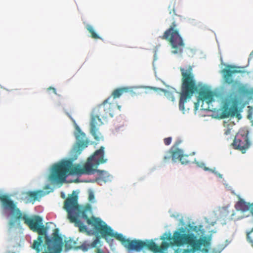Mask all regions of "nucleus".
Wrapping results in <instances>:
<instances>
[{"label":"nucleus","instance_id":"obj_5","mask_svg":"<svg viewBox=\"0 0 253 253\" xmlns=\"http://www.w3.org/2000/svg\"><path fill=\"white\" fill-rule=\"evenodd\" d=\"M111 99V97H109L99 105L94 110L95 114L91 117L90 132L96 141L103 139V135L99 131V127L103 124L101 118L105 119L108 117H113L115 105L110 102Z\"/></svg>","mask_w":253,"mask_h":253},{"label":"nucleus","instance_id":"obj_17","mask_svg":"<svg viewBox=\"0 0 253 253\" xmlns=\"http://www.w3.org/2000/svg\"><path fill=\"white\" fill-rule=\"evenodd\" d=\"M42 193V191H28L26 193V194L32 200L36 201L38 200L39 198L41 197V194Z\"/></svg>","mask_w":253,"mask_h":253},{"label":"nucleus","instance_id":"obj_25","mask_svg":"<svg viewBox=\"0 0 253 253\" xmlns=\"http://www.w3.org/2000/svg\"><path fill=\"white\" fill-rule=\"evenodd\" d=\"M48 90H52V91H53V92H54V93H55V94H57L56 93V89L54 87H49L47 89Z\"/></svg>","mask_w":253,"mask_h":253},{"label":"nucleus","instance_id":"obj_11","mask_svg":"<svg viewBox=\"0 0 253 253\" xmlns=\"http://www.w3.org/2000/svg\"><path fill=\"white\" fill-rule=\"evenodd\" d=\"M235 67L231 65H227L226 68L221 71L223 78L225 83L228 84H232L233 88H236L239 85L237 81H234L233 75L234 74L240 72L239 71L234 69Z\"/></svg>","mask_w":253,"mask_h":253},{"label":"nucleus","instance_id":"obj_24","mask_svg":"<svg viewBox=\"0 0 253 253\" xmlns=\"http://www.w3.org/2000/svg\"><path fill=\"white\" fill-rule=\"evenodd\" d=\"M94 199V194L90 192L89 194L88 200L89 201H92Z\"/></svg>","mask_w":253,"mask_h":253},{"label":"nucleus","instance_id":"obj_9","mask_svg":"<svg viewBox=\"0 0 253 253\" xmlns=\"http://www.w3.org/2000/svg\"><path fill=\"white\" fill-rule=\"evenodd\" d=\"M249 131L247 130H242L236 135L232 146L235 149L241 151L245 153L251 145L249 138Z\"/></svg>","mask_w":253,"mask_h":253},{"label":"nucleus","instance_id":"obj_6","mask_svg":"<svg viewBox=\"0 0 253 253\" xmlns=\"http://www.w3.org/2000/svg\"><path fill=\"white\" fill-rule=\"evenodd\" d=\"M180 71L181 74V85L179 107L180 110L184 111V104L198 91V86L195 79L193 66L189 65L186 68L180 67Z\"/></svg>","mask_w":253,"mask_h":253},{"label":"nucleus","instance_id":"obj_30","mask_svg":"<svg viewBox=\"0 0 253 253\" xmlns=\"http://www.w3.org/2000/svg\"><path fill=\"white\" fill-rule=\"evenodd\" d=\"M172 10V11H173V13H174L175 15H176V14H175V12L174 8H173Z\"/></svg>","mask_w":253,"mask_h":253},{"label":"nucleus","instance_id":"obj_23","mask_svg":"<svg viewBox=\"0 0 253 253\" xmlns=\"http://www.w3.org/2000/svg\"><path fill=\"white\" fill-rule=\"evenodd\" d=\"M200 101H201V100L199 98L198 99V101L196 102H195V103H194V108H195V110H196V111L198 109V108L199 106V104H200Z\"/></svg>","mask_w":253,"mask_h":253},{"label":"nucleus","instance_id":"obj_18","mask_svg":"<svg viewBox=\"0 0 253 253\" xmlns=\"http://www.w3.org/2000/svg\"><path fill=\"white\" fill-rule=\"evenodd\" d=\"M86 29L91 34L92 38L94 39H100V37L95 33L93 27L90 25H87L86 26Z\"/></svg>","mask_w":253,"mask_h":253},{"label":"nucleus","instance_id":"obj_12","mask_svg":"<svg viewBox=\"0 0 253 253\" xmlns=\"http://www.w3.org/2000/svg\"><path fill=\"white\" fill-rule=\"evenodd\" d=\"M77 139L76 145L74 148L73 152L75 153L76 157L74 159H76L77 156L80 155L82 151L87 146L88 141L86 139L85 134L80 129H79L76 134Z\"/></svg>","mask_w":253,"mask_h":253},{"label":"nucleus","instance_id":"obj_19","mask_svg":"<svg viewBox=\"0 0 253 253\" xmlns=\"http://www.w3.org/2000/svg\"><path fill=\"white\" fill-rule=\"evenodd\" d=\"M180 162L182 164H188L192 162V159L190 158L189 156L187 155H182L180 157Z\"/></svg>","mask_w":253,"mask_h":253},{"label":"nucleus","instance_id":"obj_14","mask_svg":"<svg viewBox=\"0 0 253 253\" xmlns=\"http://www.w3.org/2000/svg\"><path fill=\"white\" fill-rule=\"evenodd\" d=\"M170 152V156H165L164 157V159L165 162H166L168 160H169L170 157H171L172 160L173 162H175L177 160H179L180 161V157L183 155V152L181 149H176L174 151L171 150Z\"/></svg>","mask_w":253,"mask_h":253},{"label":"nucleus","instance_id":"obj_29","mask_svg":"<svg viewBox=\"0 0 253 253\" xmlns=\"http://www.w3.org/2000/svg\"><path fill=\"white\" fill-rule=\"evenodd\" d=\"M61 197L62 198H65V196L63 193H61Z\"/></svg>","mask_w":253,"mask_h":253},{"label":"nucleus","instance_id":"obj_22","mask_svg":"<svg viewBox=\"0 0 253 253\" xmlns=\"http://www.w3.org/2000/svg\"><path fill=\"white\" fill-rule=\"evenodd\" d=\"M171 139H171V137H169L165 138L164 140V143L165 144V145H169L171 143Z\"/></svg>","mask_w":253,"mask_h":253},{"label":"nucleus","instance_id":"obj_27","mask_svg":"<svg viewBox=\"0 0 253 253\" xmlns=\"http://www.w3.org/2000/svg\"><path fill=\"white\" fill-rule=\"evenodd\" d=\"M230 130L229 129H226V131L225 132V134L226 135H228L230 133Z\"/></svg>","mask_w":253,"mask_h":253},{"label":"nucleus","instance_id":"obj_4","mask_svg":"<svg viewBox=\"0 0 253 253\" xmlns=\"http://www.w3.org/2000/svg\"><path fill=\"white\" fill-rule=\"evenodd\" d=\"M64 209L67 212L68 218L71 223H74L75 226L79 229L81 232L87 231L85 225L79 219L78 216L82 214V217L86 220L87 224L91 225L98 233L104 223L99 218L92 216L89 218L84 211L78 203V196L74 194L69 195L64 203Z\"/></svg>","mask_w":253,"mask_h":253},{"label":"nucleus","instance_id":"obj_3","mask_svg":"<svg viewBox=\"0 0 253 253\" xmlns=\"http://www.w3.org/2000/svg\"><path fill=\"white\" fill-rule=\"evenodd\" d=\"M173 242L168 243L162 242L161 245H157L153 240H150L149 250L154 253H167L169 247L173 246H180L183 245H190L191 250H185L184 252L190 253L191 251L194 253L196 251H201L202 253H208L209 249L206 248L201 250V247H205L209 245V242L204 238L197 239L196 236L192 233L186 234L183 228H180L175 231L172 236Z\"/></svg>","mask_w":253,"mask_h":253},{"label":"nucleus","instance_id":"obj_20","mask_svg":"<svg viewBox=\"0 0 253 253\" xmlns=\"http://www.w3.org/2000/svg\"><path fill=\"white\" fill-rule=\"evenodd\" d=\"M165 235H166V237H165L164 236H161L160 238L161 240H163V242H165V240H168L169 241H170V242H172L171 241H173L172 236H171L170 234H165Z\"/></svg>","mask_w":253,"mask_h":253},{"label":"nucleus","instance_id":"obj_26","mask_svg":"<svg viewBox=\"0 0 253 253\" xmlns=\"http://www.w3.org/2000/svg\"><path fill=\"white\" fill-rule=\"evenodd\" d=\"M95 253H104V252L99 248H97Z\"/></svg>","mask_w":253,"mask_h":253},{"label":"nucleus","instance_id":"obj_13","mask_svg":"<svg viewBox=\"0 0 253 253\" xmlns=\"http://www.w3.org/2000/svg\"><path fill=\"white\" fill-rule=\"evenodd\" d=\"M214 92L210 90L203 89L199 92V99L202 102V110H211L209 104L214 101Z\"/></svg>","mask_w":253,"mask_h":253},{"label":"nucleus","instance_id":"obj_31","mask_svg":"<svg viewBox=\"0 0 253 253\" xmlns=\"http://www.w3.org/2000/svg\"><path fill=\"white\" fill-rule=\"evenodd\" d=\"M118 109H119V110H121V106H120L118 105Z\"/></svg>","mask_w":253,"mask_h":253},{"label":"nucleus","instance_id":"obj_33","mask_svg":"<svg viewBox=\"0 0 253 253\" xmlns=\"http://www.w3.org/2000/svg\"><path fill=\"white\" fill-rule=\"evenodd\" d=\"M180 143V141H179V142H177V143H176V145H178Z\"/></svg>","mask_w":253,"mask_h":253},{"label":"nucleus","instance_id":"obj_32","mask_svg":"<svg viewBox=\"0 0 253 253\" xmlns=\"http://www.w3.org/2000/svg\"><path fill=\"white\" fill-rule=\"evenodd\" d=\"M205 169L206 170H209V169L207 168H205Z\"/></svg>","mask_w":253,"mask_h":253},{"label":"nucleus","instance_id":"obj_8","mask_svg":"<svg viewBox=\"0 0 253 253\" xmlns=\"http://www.w3.org/2000/svg\"><path fill=\"white\" fill-rule=\"evenodd\" d=\"M177 24L173 21L169 28L160 37L168 41L171 47V52L174 54H181L185 48V43L177 28Z\"/></svg>","mask_w":253,"mask_h":253},{"label":"nucleus","instance_id":"obj_16","mask_svg":"<svg viewBox=\"0 0 253 253\" xmlns=\"http://www.w3.org/2000/svg\"><path fill=\"white\" fill-rule=\"evenodd\" d=\"M148 87L150 89H153L155 91H157L158 90H161L162 91L164 92V94H165V95L166 96V97L168 99H169V100H171V101H173L175 99L173 95L172 94V93L169 91H168V90L164 89L157 88L155 87Z\"/></svg>","mask_w":253,"mask_h":253},{"label":"nucleus","instance_id":"obj_28","mask_svg":"<svg viewBox=\"0 0 253 253\" xmlns=\"http://www.w3.org/2000/svg\"><path fill=\"white\" fill-rule=\"evenodd\" d=\"M233 212H234V211H233ZM234 215V212H233V213H232V214H231V218H232V219H234V217H233Z\"/></svg>","mask_w":253,"mask_h":253},{"label":"nucleus","instance_id":"obj_34","mask_svg":"<svg viewBox=\"0 0 253 253\" xmlns=\"http://www.w3.org/2000/svg\"><path fill=\"white\" fill-rule=\"evenodd\" d=\"M7 253H14V252H8Z\"/></svg>","mask_w":253,"mask_h":253},{"label":"nucleus","instance_id":"obj_7","mask_svg":"<svg viewBox=\"0 0 253 253\" xmlns=\"http://www.w3.org/2000/svg\"><path fill=\"white\" fill-rule=\"evenodd\" d=\"M99 233L103 237H114L117 240L120 241L122 245L129 251H135L138 252L144 248L149 250V240L144 241L139 240H130L129 239H126L123 234L114 233L111 228L107 226L105 223H104L102 227L100 228V231Z\"/></svg>","mask_w":253,"mask_h":253},{"label":"nucleus","instance_id":"obj_2","mask_svg":"<svg viewBox=\"0 0 253 253\" xmlns=\"http://www.w3.org/2000/svg\"><path fill=\"white\" fill-rule=\"evenodd\" d=\"M103 147L96 151L94 155L88 159L87 162L82 167L80 165H73L70 161H66L54 164L51 169L49 175V180L54 183L64 182L69 175L92 174L97 172V181L99 182H107L110 181L112 176L108 172L93 169L92 161L96 165L105 163L107 160L104 159Z\"/></svg>","mask_w":253,"mask_h":253},{"label":"nucleus","instance_id":"obj_35","mask_svg":"<svg viewBox=\"0 0 253 253\" xmlns=\"http://www.w3.org/2000/svg\"><path fill=\"white\" fill-rule=\"evenodd\" d=\"M218 175H219V176L220 177H221V174H218Z\"/></svg>","mask_w":253,"mask_h":253},{"label":"nucleus","instance_id":"obj_10","mask_svg":"<svg viewBox=\"0 0 253 253\" xmlns=\"http://www.w3.org/2000/svg\"><path fill=\"white\" fill-rule=\"evenodd\" d=\"M238 101L237 99H227L225 102L222 111L223 118L233 117L238 114Z\"/></svg>","mask_w":253,"mask_h":253},{"label":"nucleus","instance_id":"obj_21","mask_svg":"<svg viewBox=\"0 0 253 253\" xmlns=\"http://www.w3.org/2000/svg\"><path fill=\"white\" fill-rule=\"evenodd\" d=\"M100 241L98 238H96L90 244V246L92 248H95L97 245L99 243Z\"/></svg>","mask_w":253,"mask_h":253},{"label":"nucleus","instance_id":"obj_15","mask_svg":"<svg viewBox=\"0 0 253 253\" xmlns=\"http://www.w3.org/2000/svg\"><path fill=\"white\" fill-rule=\"evenodd\" d=\"M132 91L131 87H123L118 88L115 89L112 93V96L115 99L120 97L122 95L125 93L130 92Z\"/></svg>","mask_w":253,"mask_h":253},{"label":"nucleus","instance_id":"obj_1","mask_svg":"<svg viewBox=\"0 0 253 253\" xmlns=\"http://www.w3.org/2000/svg\"><path fill=\"white\" fill-rule=\"evenodd\" d=\"M0 202L2 210L11 211L12 218L8 222L10 228L13 227L16 222L23 220L31 230L39 234L38 237L34 241L32 245V248L37 253L42 251L43 249L44 252L42 253H61L62 239L59 235L58 229H55L52 238H50L46 234L47 230L43 225L42 218L41 216L33 215L29 217L23 213L7 194L0 195Z\"/></svg>","mask_w":253,"mask_h":253}]
</instances>
